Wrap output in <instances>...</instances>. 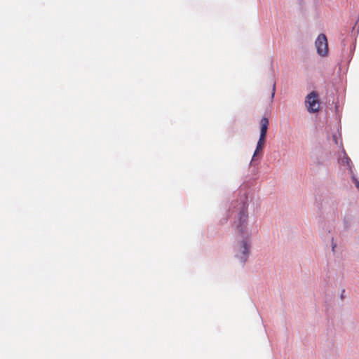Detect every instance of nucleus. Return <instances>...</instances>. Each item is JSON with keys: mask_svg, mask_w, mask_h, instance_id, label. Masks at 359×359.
Instances as JSON below:
<instances>
[{"mask_svg": "<svg viewBox=\"0 0 359 359\" xmlns=\"http://www.w3.org/2000/svg\"><path fill=\"white\" fill-rule=\"evenodd\" d=\"M248 219V212L245 208L240 211L238 216V221L236 222V229L241 237L243 238L242 244L241 246V250L242 255L241 259L245 262L248 257L250 252V245L248 243L246 238H248V232L246 230V224Z\"/></svg>", "mask_w": 359, "mask_h": 359, "instance_id": "1", "label": "nucleus"}, {"mask_svg": "<svg viewBox=\"0 0 359 359\" xmlns=\"http://www.w3.org/2000/svg\"><path fill=\"white\" fill-rule=\"evenodd\" d=\"M275 94V83L273 85V92H272V97H273Z\"/></svg>", "mask_w": 359, "mask_h": 359, "instance_id": "5", "label": "nucleus"}, {"mask_svg": "<svg viewBox=\"0 0 359 359\" xmlns=\"http://www.w3.org/2000/svg\"><path fill=\"white\" fill-rule=\"evenodd\" d=\"M305 104L309 112H317L320 109L318 94L316 91L309 93L305 100Z\"/></svg>", "mask_w": 359, "mask_h": 359, "instance_id": "3", "label": "nucleus"}, {"mask_svg": "<svg viewBox=\"0 0 359 359\" xmlns=\"http://www.w3.org/2000/svg\"><path fill=\"white\" fill-rule=\"evenodd\" d=\"M315 43L317 53L321 56H325L328 52V44L326 36L324 34L318 35Z\"/></svg>", "mask_w": 359, "mask_h": 359, "instance_id": "4", "label": "nucleus"}, {"mask_svg": "<svg viewBox=\"0 0 359 359\" xmlns=\"http://www.w3.org/2000/svg\"><path fill=\"white\" fill-rule=\"evenodd\" d=\"M260 136L259 139L258 140L256 149L255 151V153L253 154V158L256 156V155L259 152L262 151L264 145L265 144L266 140V136L268 130V126H269V120L266 117H263L260 121Z\"/></svg>", "mask_w": 359, "mask_h": 359, "instance_id": "2", "label": "nucleus"}]
</instances>
